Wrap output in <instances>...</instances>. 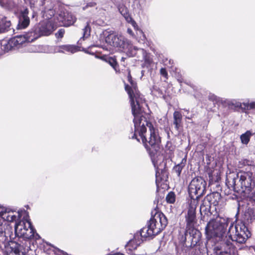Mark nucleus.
Returning a JSON list of instances; mask_svg holds the SVG:
<instances>
[{
  "mask_svg": "<svg viewBox=\"0 0 255 255\" xmlns=\"http://www.w3.org/2000/svg\"><path fill=\"white\" fill-rule=\"evenodd\" d=\"M197 201L191 202L189 207L187 215L186 216V221L187 222L186 232L185 235L186 236L188 233L190 235L194 233V224L196 220V206Z\"/></svg>",
  "mask_w": 255,
  "mask_h": 255,
  "instance_id": "0eeeda50",
  "label": "nucleus"
},
{
  "mask_svg": "<svg viewBox=\"0 0 255 255\" xmlns=\"http://www.w3.org/2000/svg\"><path fill=\"white\" fill-rule=\"evenodd\" d=\"M24 213L25 215L22 219L15 223L14 229L16 236L22 238L25 241L26 240L39 239L40 236L32 226L27 212L25 211ZM22 244H16L13 252L10 255H26V252L31 249L30 246L27 245L25 246V242Z\"/></svg>",
  "mask_w": 255,
  "mask_h": 255,
  "instance_id": "f03ea898",
  "label": "nucleus"
},
{
  "mask_svg": "<svg viewBox=\"0 0 255 255\" xmlns=\"http://www.w3.org/2000/svg\"><path fill=\"white\" fill-rule=\"evenodd\" d=\"M151 159H152V163H153L154 167H155L156 165L157 164V161H155V159L153 157H151Z\"/></svg>",
  "mask_w": 255,
  "mask_h": 255,
  "instance_id": "37998d69",
  "label": "nucleus"
},
{
  "mask_svg": "<svg viewBox=\"0 0 255 255\" xmlns=\"http://www.w3.org/2000/svg\"><path fill=\"white\" fill-rule=\"evenodd\" d=\"M178 80L180 83H182L183 82V81L182 80L178 79Z\"/></svg>",
  "mask_w": 255,
  "mask_h": 255,
  "instance_id": "8fccbe9b",
  "label": "nucleus"
},
{
  "mask_svg": "<svg viewBox=\"0 0 255 255\" xmlns=\"http://www.w3.org/2000/svg\"><path fill=\"white\" fill-rule=\"evenodd\" d=\"M227 226L228 222L225 218L217 217L215 219L211 220L205 228L208 238L222 237L226 232Z\"/></svg>",
  "mask_w": 255,
  "mask_h": 255,
  "instance_id": "20e7f679",
  "label": "nucleus"
},
{
  "mask_svg": "<svg viewBox=\"0 0 255 255\" xmlns=\"http://www.w3.org/2000/svg\"><path fill=\"white\" fill-rule=\"evenodd\" d=\"M144 238L140 235V232L136 233L132 240H130L127 244L126 248L128 253L130 254L132 250H135L143 242Z\"/></svg>",
  "mask_w": 255,
  "mask_h": 255,
  "instance_id": "ddd939ff",
  "label": "nucleus"
},
{
  "mask_svg": "<svg viewBox=\"0 0 255 255\" xmlns=\"http://www.w3.org/2000/svg\"><path fill=\"white\" fill-rule=\"evenodd\" d=\"M243 105L245 107V109L247 110H254L255 112V102H244Z\"/></svg>",
  "mask_w": 255,
  "mask_h": 255,
  "instance_id": "473e14b6",
  "label": "nucleus"
},
{
  "mask_svg": "<svg viewBox=\"0 0 255 255\" xmlns=\"http://www.w3.org/2000/svg\"><path fill=\"white\" fill-rule=\"evenodd\" d=\"M211 196L207 195L203 200L201 205H200V211L201 214L204 213L207 214L210 212L211 203L210 202Z\"/></svg>",
  "mask_w": 255,
  "mask_h": 255,
  "instance_id": "a211bd4d",
  "label": "nucleus"
},
{
  "mask_svg": "<svg viewBox=\"0 0 255 255\" xmlns=\"http://www.w3.org/2000/svg\"><path fill=\"white\" fill-rule=\"evenodd\" d=\"M216 255H237V251L230 242L224 243L215 248Z\"/></svg>",
  "mask_w": 255,
  "mask_h": 255,
  "instance_id": "f8f14e48",
  "label": "nucleus"
},
{
  "mask_svg": "<svg viewBox=\"0 0 255 255\" xmlns=\"http://www.w3.org/2000/svg\"><path fill=\"white\" fill-rule=\"evenodd\" d=\"M252 198L253 200L255 201V191L253 193Z\"/></svg>",
  "mask_w": 255,
  "mask_h": 255,
  "instance_id": "a18cd8bd",
  "label": "nucleus"
},
{
  "mask_svg": "<svg viewBox=\"0 0 255 255\" xmlns=\"http://www.w3.org/2000/svg\"><path fill=\"white\" fill-rule=\"evenodd\" d=\"M163 176H164V175H163ZM156 181H158L159 180H165V179H166V177H160L159 172L157 170L156 171Z\"/></svg>",
  "mask_w": 255,
  "mask_h": 255,
  "instance_id": "ea45409f",
  "label": "nucleus"
},
{
  "mask_svg": "<svg viewBox=\"0 0 255 255\" xmlns=\"http://www.w3.org/2000/svg\"><path fill=\"white\" fill-rule=\"evenodd\" d=\"M174 122L176 129L178 130L182 121V115L179 112L175 111L173 114Z\"/></svg>",
  "mask_w": 255,
  "mask_h": 255,
  "instance_id": "5701e85b",
  "label": "nucleus"
},
{
  "mask_svg": "<svg viewBox=\"0 0 255 255\" xmlns=\"http://www.w3.org/2000/svg\"><path fill=\"white\" fill-rule=\"evenodd\" d=\"M91 28L89 22H87L86 25L83 29V36L81 38L83 40L88 38L91 33Z\"/></svg>",
  "mask_w": 255,
  "mask_h": 255,
  "instance_id": "cd10ccee",
  "label": "nucleus"
},
{
  "mask_svg": "<svg viewBox=\"0 0 255 255\" xmlns=\"http://www.w3.org/2000/svg\"><path fill=\"white\" fill-rule=\"evenodd\" d=\"M50 12L52 13V15H53V14H54V13H53V11H52V10H50Z\"/></svg>",
  "mask_w": 255,
  "mask_h": 255,
  "instance_id": "603ef678",
  "label": "nucleus"
},
{
  "mask_svg": "<svg viewBox=\"0 0 255 255\" xmlns=\"http://www.w3.org/2000/svg\"><path fill=\"white\" fill-rule=\"evenodd\" d=\"M118 8L120 13L124 17L126 20L131 24L134 28L137 27L136 23L129 15L128 8L124 4H120L118 5Z\"/></svg>",
  "mask_w": 255,
  "mask_h": 255,
  "instance_id": "2eb2a0df",
  "label": "nucleus"
},
{
  "mask_svg": "<svg viewBox=\"0 0 255 255\" xmlns=\"http://www.w3.org/2000/svg\"><path fill=\"white\" fill-rule=\"evenodd\" d=\"M139 33L142 35V38H141V40L142 41V42H144L145 41V40L146 39V37H145V35L143 34V32L142 30H139Z\"/></svg>",
  "mask_w": 255,
  "mask_h": 255,
  "instance_id": "79ce46f5",
  "label": "nucleus"
},
{
  "mask_svg": "<svg viewBox=\"0 0 255 255\" xmlns=\"http://www.w3.org/2000/svg\"><path fill=\"white\" fill-rule=\"evenodd\" d=\"M117 34L114 32H111L107 36L105 37V42L109 45L113 46L114 45V42L116 40H117L116 39Z\"/></svg>",
  "mask_w": 255,
  "mask_h": 255,
  "instance_id": "a878e982",
  "label": "nucleus"
},
{
  "mask_svg": "<svg viewBox=\"0 0 255 255\" xmlns=\"http://www.w3.org/2000/svg\"><path fill=\"white\" fill-rule=\"evenodd\" d=\"M152 217L147 226L140 231V235L144 239L152 237L159 234L167 224L165 215L155 209L151 212Z\"/></svg>",
  "mask_w": 255,
  "mask_h": 255,
  "instance_id": "7ed1b4c3",
  "label": "nucleus"
},
{
  "mask_svg": "<svg viewBox=\"0 0 255 255\" xmlns=\"http://www.w3.org/2000/svg\"><path fill=\"white\" fill-rule=\"evenodd\" d=\"M28 10L27 9H24L21 13L19 18L18 24H17V29H24L29 24L30 20L28 16Z\"/></svg>",
  "mask_w": 255,
  "mask_h": 255,
  "instance_id": "dca6fc26",
  "label": "nucleus"
},
{
  "mask_svg": "<svg viewBox=\"0 0 255 255\" xmlns=\"http://www.w3.org/2000/svg\"><path fill=\"white\" fill-rule=\"evenodd\" d=\"M3 215V219L8 222H13L16 221L17 218H20L19 212L7 211Z\"/></svg>",
  "mask_w": 255,
  "mask_h": 255,
  "instance_id": "aec40b11",
  "label": "nucleus"
},
{
  "mask_svg": "<svg viewBox=\"0 0 255 255\" xmlns=\"http://www.w3.org/2000/svg\"><path fill=\"white\" fill-rule=\"evenodd\" d=\"M55 21L57 27L58 26H69L73 24L76 21V17L70 12L67 11H62L56 17Z\"/></svg>",
  "mask_w": 255,
  "mask_h": 255,
  "instance_id": "6e6552de",
  "label": "nucleus"
},
{
  "mask_svg": "<svg viewBox=\"0 0 255 255\" xmlns=\"http://www.w3.org/2000/svg\"><path fill=\"white\" fill-rule=\"evenodd\" d=\"M162 62L166 66L170 65L171 66L173 64V61L171 59L168 60L167 58H164L162 60Z\"/></svg>",
  "mask_w": 255,
  "mask_h": 255,
  "instance_id": "f704fd0d",
  "label": "nucleus"
},
{
  "mask_svg": "<svg viewBox=\"0 0 255 255\" xmlns=\"http://www.w3.org/2000/svg\"><path fill=\"white\" fill-rule=\"evenodd\" d=\"M244 103H242L236 100H232L228 102V104L229 106H233L235 108H244L245 109V107L243 105Z\"/></svg>",
  "mask_w": 255,
  "mask_h": 255,
  "instance_id": "7c9ffc66",
  "label": "nucleus"
},
{
  "mask_svg": "<svg viewBox=\"0 0 255 255\" xmlns=\"http://www.w3.org/2000/svg\"><path fill=\"white\" fill-rule=\"evenodd\" d=\"M62 48H63L64 53L67 52L73 54L78 51V47L73 45H62Z\"/></svg>",
  "mask_w": 255,
  "mask_h": 255,
  "instance_id": "bb28decb",
  "label": "nucleus"
},
{
  "mask_svg": "<svg viewBox=\"0 0 255 255\" xmlns=\"http://www.w3.org/2000/svg\"><path fill=\"white\" fill-rule=\"evenodd\" d=\"M116 39H117V40H116L115 42H114V44L113 47L119 48L120 50H122V48L124 47V45L128 39L123 36L118 34Z\"/></svg>",
  "mask_w": 255,
  "mask_h": 255,
  "instance_id": "4be33fe9",
  "label": "nucleus"
},
{
  "mask_svg": "<svg viewBox=\"0 0 255 255\" xmlns=\"http://www.w3.org/2000/svg\"><path fill=\"white\" fill-rule=\"evenodd\" d=\"M253 134V133L250 130H247L245 133L241 134L240 136L241 142L244 144H247Z\"/></svg>",
  "mask_w": 255,
  "mask_h": 255,
  "instance_id": "b1692460",
  "label": "nucleus"
},
{
  "mask_svg": "<svg viewBox=\"0 0 255 255\" xmlns=\"http://www.w3.org/2000/svg\"><path fill=\"white\" fill-rule=\"evenodd\" d=\"M2 233L3 231H2V225H0V233Z\"/></svg>",
  "mask_w": 255,
  "mask_h": 255,
  "instance_id": "de8ad7c7",
  "label": "nucleus"
},
{
  "mask_svg": "<svg viewBox=\"0 0 255 255\" xmlns=\"http://www.w3.org/2000/svg\"><path fill=\"white\" fill-rule=\"evenodd\" d=\"M0 5L7 9H12L14 4L11 0H0Z\"/></svg>",
  "mask_w": 255,
  "mask_h": 255,
  "instance_id": "393cba45",
  "label": "nucleus"
},
{
  "mask_svg": "<svg viewBox=\"0 0 255 255\" xmlns=\"http://www.w3.org/2000/svg\"><path fill=\"white\" fill-rule=\"evenodd\" d=\"M57 27V25L50 20L40 22L36 29L40 37L50 35Z\"/></svg>",
  "mask_w": 255,
  "mask_h": 255,
  "instance_id": "1a4fd4ad",
  "label": "nucleus"
},
{
  "mask_svg": "<svg viewBox=\"0 0 255 255\" xmlns=\"http://www.w3.org/2000/svg\"><path fill=\"white\" fill-rule=\"evenodd\" d=\"M232 185L234 186V188L235 187L236 184V179L235 178H234L232 179Z\"/></svg>",
  "mask_w": 255,
  "mask_h": 255,
  "instance_id": "c03bdc74",
  "label": "nucleus"
},
{
  "mask_svg": "<svg viewBox=\"0 0 255 255\" xmlns=\"http://www.w3.org/2000/svg\"><path fill=\"white\" fill-rule=\"evenodd\" d=\"M238 177H239V181L241 183V187L248 191H251L252 187V183L254 179L253 173L251 172L241 173L239 175L238 174Z\"/></svg>",
  "mask_w": 255,
  "mask_h": 255,
  "instance_id": "9d476101",
  "label": "nucleus"
},
{
  "mask_svg": "<svg viewBox=\"0 0 255 255\" xmlns=\"http://www.w3.org/2000/svg\"><path fill=\"white\" fill-rule=\"evenodd\" d=\"M26 39L24 36L19 35L12 37L8 40H6V43L9 51L25 46L26 43Z\"/></svg>",
  "mask_w": 255,
  "mask_h": 255,
  "instance_id": "9b49d317",
  "label": "nucleus"
},
{
  "mask_svg": "<svg viewBox=\"0 0 255 255\" xmlns=\"http://www.w3.org/2000/svg\"><path fill=\"white\" fill-rule=\"evenodd\" d=\"M160 74L164 77L165 79H167L168 74L166 71V70L164 68H162L160 70Z\"/></svg>",
  "mask_w": 255,
  "mask_h": 255,
  "instance_id": "e433bc0d",
  "label": "nucleus"
},
{
  "mask_svg": "<svg viewBox=\"0 0 255 255\" xmlns=\"http://www.w3.org/2000/svg\"><path fill=\"white\" fill-rule=\"evenodd\" d=\"M183 159L182 162L176 165L173 168V171L177 174L178 176H180L182 170L184 167V164L183 163Z\"/></svg>",
  "mask_w": 255,
  "mask_h": 255,
  "instance_id": "2f4dec72",
  "label": "nucleus"
},
{
  "mask_svg": "<svg viewBox=\"0 0 255 255\" xmlns=\"http://www.w3.org/2000/svg\"><path fill=\"white\" fill-rule=\"evenodd\" d=\"M145 63L149 65L152 62V59L149 56L146 55L144 57Z\"/></svg>",
  "mask_w": 255,
  "mask_h": 255,
  "instance_id": "4c0bfd02",
  "label": "nucleus"
},
{
  "mask_svg": "<svg viewBox=\"0 0 255 255\" xmlns=\"http://www.w3.org/2000/svg\"><path fill=\"white\" fill-rule=\"evenodd\" d=\"M113 255H124L122 254H121V253H117V254H114Z\"/></svg>",
  "mask_w": 255,
  "mask_h": 255,
  "instance_id": "09e8293b",
  "label": "nucleus"
},
{
  "mask_svg": "<svg viewBox=\"0 0 255 255\" xmlns=\"http://www.w3.org/2000/svg\"><path fill=\"white\" fill-rule=\"evenodd\" d=\"M228 235L232 241L243 244L251 236V233L245 224L240 223L236 225L231 224Z\"/></svg>",
  "mask_w": 255,
  "mask_h": 255,
  "instance_id": "39448f33",
  "label": "nucleus"
},
{
  "mask_svg": "<svg viewBox=\"0 0 255 255\" xmlns=\"http://www.w3.org/2000/svg\"><path fill=\"white\" fill-rule=\"evenodd\" d=\"M138 50L140 49L137 47L133 46L131 42L128 40L127 41L124 45V47L122 49V51L126 53V54L129 57H133L135 56ZM140 50L142 51H143L142 49H141Z\"/></svg>",
  "mask_w": 255,
  "mask_h": 255,
  "instance_id": "f3484780",
  "label": "nucleus"
},
{
  "mask_svg": "<svg viewBox=\"0 0 255 255\" xmlns=\"http://www.w3.org/2000/svg\"><path fill=\"white\" fill-rule=\"evenodd\" d=\"M23 36L26 39V42H31L39 37V34H38V32L35 28L34 31H30L23 35Z\"/></svg>",
  "mask_w": 255,
  "mask_h": 255,
  "instance_id": "412c9836",
  "label": "nucleus"
},
{
  "mask_svg": "<svg viewBox=\"0 0 255 255\" xmlns=\"http://www.w3.org/2000/svg\"><path fill=\"white\" fill-rule=\"evenodd\" d=\"M10 26L11 22L6 17L0 16V33L8 31Z\"/></svg>",
  "mask_w": 255,
  "mask_h": 255,
  "instance_id": "6ab92c4d",
  "label": "nucleus"
},
{
  "mask_svg": "<svg viewBox=\"0 0 255 255\" xmlns=\"http://www.w3.org/2000/svg\"><path fill=\"white\" fill-rule=\"evenodd\" d=\"M167 202L169 203H173L175 200V195L173 192L169 193L166 197Z\"/></svg>",
  "mask_w": 255,
  "mask_h": 255,
  "instance_id": "72a5a7b5",
  "label": "nucleus"
},
{
  "mask_svg": "<svg viewBox=\"0 0 255 255\" xmlns=\"http://www.w3.org/2000/svg\"><path fill=\"white\" fill-rule=\"evenodd\" d=\"M8 51H9V49L6 43V40L0 41V55Z\"/></svg>",
  "mask_w": 255,
  "mask_h": 255,
  "instance_id": "c756f323",
  "label": "nucleus"
},
{
  "mask_svg": "<svg viewBox=\"0 0 255 255\" xmlns=\"http://www.w3.org/2000/svg\"><path fill=\"white\" fill-rule=\"evenodd\" d=\"M32 51L34 52H44V53H49V52H54V53H64V51L63 50V48H62V45L56 46L53 48L49 47V46H42V45H38L34 47V49Z\"/></svg>",
  "mask_w": 255,
  "mask_h": 255,
  "instance_id": "4468645a",
  "label": "nucleus"
},
{
  "mask_svg": "<svg viewBox=\"0 0 255 255\" xmlns=\"http://www.w3.org/2000/svg\"><path fill=\"white\" fill-rule=\"evenodd\" d=\"M107 62H108L115 70H117V62L114 58L112 57H106L102 58Z\"/></svg>",
  "mask_w": 255,
  "mask_h": 255,
  "instance_id": "c85d7f7f",
  "label": "nucleus"
},
{
  "mask_svg": "<svg viewBox=\"0 0 255 255\" xmlns=\"http://www.w3.org/2000/svg\"><path fill=\"white\" fill-rule=\"evenodd\" d=\"M64 33H65V30L63 28H61L55 34V35L57 38H61L63 37Z\"/></svg>",
  "mask_w": 255,
  "mask_h": 255,
  "instance_id": "c9c22d12",
  "label": "nucleus"
},
{
  "mask_svg": "<svg viewBox=\"0 0 255 255\" xmlns=\"http://www.w3.org/2000/svg\"><path fill=\"white\" fill-rule=\"evenodd\" d=\"M7 211L5 210L4 207L0 206V217L3 219L4 214L6 213Z\"/></svg>",
  "mask_w": 255,
  "mask_h": 255,
  "instance_id": "58836bf2",
  "label": "nucleus"
},
{
  "mask_svg": "<svg viewBox=\"0 0 255 255\" xmlns=\"http://www.w3.org/2000/svg\"><path fill=\"white\" fill-rule=\"evenodd\" d=\"M162 173H163L164 174L166 173L165 171H163V172H162Z\"/></svg>",
  "mask_w": 255,
  "mask_h": 255,
  "instance_id": "864d4df0",
  "label": "nucleus"
},
{
  "mask_svg": "<svg viewBox=\"0 0 255 255\" xmlns=\"http://www.w3.org/2000/svg\"><path fill=\"white\" fill-rule=\"evenodd\" d=\"M206 182L201 177H197L193 179L188 186V192L191 198L194 201H197L205 191Z\"/></svg>",
  "mask_w": 255,
  "mask_h": 255,
  "instance_id": "423d86ee",
  "label": "nucleus"
},
{
  "mask_svg": "<svg viewBox=\"0 0 255 255\" xmlns=\"http://www.w3.org/2000/svg\"><path fill=\"white\" fill-rule=\"evenodd\" d=\"M127 32L131 36L134 37V33L132 30L130 28H128Z\"/></svg>",
  "mask_w": 255,
  "mask_h": 255,
  "instance_id": "a19ab883",
  "label": "nucleus"
},
{
  "mask_svg": "<svg viewBox=\"0 0 255 255\" xmlns=\"http://www.w3.org/2000/svg\"><path fill=\"white\" fill-rule=\"evenodd\" d=\"M128 79L130 85H126L125 89L129 96L132 114L134 117L133 121L134 133L131 138L139 141L137 136L138 135L147 150H149L151 146L156 150L158 148L160 138L157 130L145 117L144 107H146L147 105L142 96L137 89L136 84L132 81L130 74H128Z\"/></svg>",
  "mask_w": 255,
  "mask_h": 255,
  "instance_id": "f257e3e1",
  "label": "nucleus"
},
{
  "mask_svg": "<svg viewBox=\"0 0 255 255\" xmlns=\"http://www.w3.org/2000/svg\"><path fill=\"white\" fill-rule=\"evenodd\" d=\"M211 97L212 98H215V96L214 95H212L211 97H210V98H211ZM213 99H214V98H213Z\"/></svg>",
  "mask_w": 255,
  "mask_h": 255,
  "instance_id": "3c124183",
  "label": "nucleus"
},
{
  "mask_svg": "<svg viewBox=\"0 0 255 255\" xmlns=\"http://www.w3.org/2000/svg\"><path fill=\"white\" fill-rule=\"evenodd\" d=\"M185 83L187 84V85H190L191 87L194 88V85L193 84H192L190 82L189 83Z\"/></svg>",
  "mask_w": 255,
  "mask_h": 255,
  "instance_id": "49530a36",
  "label": "nucleus"
}]
</instances>
